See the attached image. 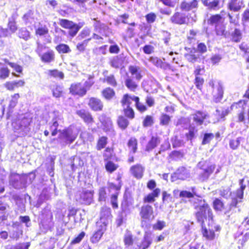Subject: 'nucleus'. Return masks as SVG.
<instances>
[{"label":"nucleus","mask_w":249,"mask_h":249,"mask_svg":"<svg viewBox=\"0 0 249 249\" xmlns=\"http://www.w3.org/2000/svg\"><path fill=\"white\" fill-rule=\"evenodd\" d=\"M193 205L195 210L194 215L196 219L200 226L205 224V221L207 220L208 222H213V211L205 200L202 198L196 199Z\"/></svg>","instance_id":"nucleus-1"},{"label":"nucleus","mask_w":249,"mask_h":249,"mask_svg":"<svg viewBox=\"0 0 249 249\" xmlns=\"http://www.w3.org/2000/svg\"><path fill=\"white\" fill-rule=\"evenodd\" d=\"M36 177L35 171L23 174L11 172L8 178L9 184L10 186L16 190L26 189L28 184L33 182Z\"/></svg>","instance_id":"nucleus-2"},{"label":"nucleus","mask_w":249,"mask_h":249,"mask_svg":"<svg viewBox=\"0 0 249 249\" xmlns=\"http://www.w3.org/2000/svg\"><path fill=\"white\" fill-rule=\"evenodd\" d=\"M199 169L197 179L200 182L207 181L214 171L216 165L211 158L202 159L197 164Z\"/></svg>","instance_id":"nucleus-3"},{"label":"nucleus","mask_w":249,"mask_h":249,"mask_svg":"<svg viewBox=\"0 0 249 249\" xmlns=\"http://www.w3.org/2000/svg\"><path fill=\"white\" fill-rule=\"evenodd\" d=\"M185 50L187 53L184 54V57L189 62L195 63L196 62H203L205 57L202 55L206 53L207 48L204 43H199L197 48L185 47Z\"/></svg>","instance_id":"nucleus-4"},{"label":"nucleus","mask_w":249,"mask_h":249,"mask_svg":"<svg viewBox=\"0 0 249 249\" xmlns=\"http://www.w3.org/2000/svg\"><path fill=\"white\" fill-rule=\"evenodd\" d=\"M192 116L193 122L189 124L188 132L185 134L187 140L190 141L196 137V134L198 131L196 127L203 124L204 120L206 119L207 114L202 111H197Z\"/></svg>","instance_id":"nucleus-5"},{"label":"nucleus","mask_w":249,"mask_h":249,"mask_svg":"<svg viewBox=\"0 0 249 249\" xmlns=\"http://www.w3.org/2000/svg\"><path fill=\"white\" fill-rule=\"evenodd\" d=\"M59 133L58 142L59 144L63 146L71 144L77 137V133L74 132L71 127L59 130Z\"/></svg>","instance_id":"nucleus-6"},{"label":"nucleus","mask_w":249,"mask_h":249,"mask_svg":"<svg viewBox=\"0 0 249 249\" xmlns=\"http://www.w3.org/2000/svg\"><path fill=\"white\" fill-rule=\"evenodd\" d=\"M140 216L141 218V226H146V223L154 218L153 207L148 204H143L140 210Z\"/></svg>","instance_id":"nucleus-7"},{"label":"nucleus","mask_w":249,"mask_h":249,"mask_svg":"<svg viewBox=\"0 0 249 249\" xmlns=\"http://www.w3.org/2000/svg\"><path fill=\"white\" fill-rule=\"evenodd\" d=\"M31 120L26 117H23L21 120H18L13 123L15 132L21 136L27 135L30 130L29 125Z\"/></svg>","instance_id":"nucleus-8"},{"label":"nucleus","mask_w":249,"mask_h":249,"mask_svg":"<svg viewBox=\"0 0 249 249\" xmlns=\"http://www.w3.org/2000/svg\"><path fill=\"white\" fill-rule=\"evenodd\" d=\"M209 86L212 89L213 101L215 103L220 102L222 99L224 90L222 84L220 82L215 83L213 80L209 82Z\"/></svg>","instance_id":"nucleus-9"},{"label":"nucleus","mask_w":249,"mask_h":249,"mask_svg":"<svg viewBox=\"0 0 249 249\" xmlns=\"http://www.w3.org/2000/svg\"><path fill=\"white\" fill-rule=\"evenodd\" d=\"M58 24L63 28L69 29V35L73 37L77 34L83 25L81 23L76 24L67 19H59Z\"/></svg>","instance_id":"nucleus-10"},{"label":"nucleus","mask_w":249,"mask_h":249,"mask_svg":"<svg viewBox=\"0 0 249 249\" xmlns=\"http://www.w3.org/2000/svg\"><path fill=\"white\" fill-rule=\"evenodd\" d=\"M94 191L85 190L80 192L76 196V200L80 203L85 205H89L93 201Z\"/></svg>","instance_id":"nucleus-11"},{"label":"nucleus","mask_w":249,"mask_h":249,"mask_svg":"<svg viewBox=\"0 0 249 249\" xmlns=\"http://www.w3.org/2000/svg\"><path fill=\"white\" fill-rule=\"evenodd\" d=\"M152 243L151 234L148 231L144 232L143 238L139 242H136L133 249H147Z\"/></svg>","instance_id":"nucleus-12"},{"label":"nucleus","mask_w":249,"mask_h":249,"mask_svg":"<svg viewBox=\"0 0 249 249\" xmlns=\"http://www.w3.org/2000/svg\"><path fill=\"white\" fill-rule=\"evenodd\" d=\"M111 218L110 208L107 207H103L102 208L100 212V222L98 223V224L101 223H102L101 225H105V227H107Z\"/></svg>","instance_id":"nucleus-13"},{"label":"nucleus","mask_w":249,"mask_h":249,"mask_svg":"<svg viewBox=\"0 0 249 249\" xmlns=\"http://www.w3.org/2000/svg\"><path fill=\"white\" fill-rule=\"evenodd\" d=\"M133 200L129 194L125 193L123 200L121 203V212L129 214L130 213L129 206L132 205Z\"/></svg>","instance_id":"nucleus-14"},{"label":"nucleus","mask_w":249,"mask_h":249,"mask_svg":"<svg viewBox=\"0 0 249 249\" xmlns=\"http://www.w3.org/2000/svg\"><path fill=\"white\" fill-rule=\"evenodd\" d=\"M174 177L176 178L177 179L185 180L190 178V173L189 171L185 167L182 166L179 167L175 172L174 175L172 176L173 181L174 180Z\"/></svg>","instance_id":"nucleus-15"},{"label":"nucleus","mask_w":249,"mask_h":249,"mask_svg":"<svg viewBox=\"0 0 249 249\" xmlns=\"http://www.w3.org/2000/svg\"><path fill=\"white\" fill-rule=\"evenodd\" d=\"M208 229L206 227L205 224L201 227V231L203 236L205 237L207 239L212 240H213L215 236V233L213 232V229L212 222H208Z\"/></svg>","instance_id":"nucleus-16"},{"label":"nucleus","mask_w":249,"mask_h":249,"mask_svg":"<svg viewBox=\"0 0 249 249\" xmlns=\"http://www.w3.org/2000/svg\"><path fill=\"white\" fill-rule=\"evenodd\" d=\"M70 92L72 95L83 96L86 94V90L80 83L72 84L70 88Z\"/></svg>","instance_id":"nucleus-17"},{"label":"nucleus","mask_w":249,"mask_h":249,"mask_svg":"<svg viewBox=\"0 0 249 249\" xmlns=\"http://www.w3.org/2000/svg\"><path fill=\"white\" fill-rule=\"evenodd\" d=\"M76 113L87 124H91L94 122L91 113L87 110L84 109L77 110Z\"/></svg>","instance_id":"nucleus-18"},{"label":"nucleus","mask_w":249,"mask_h":249,"mask_svg":"<svg viewBox=\"0 0 249 249\" xmlns=\"http://www.w3.org/2000/svg\"><path fill=\"white\" fill-rule=\"evenodd\" d=\"M170 21L173 24L182 25L186 23V16L184 14L176 12L170 19Z\"/></svg>","instance_id":"nucleus-19"},{"label":"nucleus","mask_w":249,"mask_h":249,"mask_svg":"<svg viewBox=\"0 0 249 249\" xmlns=\"http://www.w3.org/2000/svg\"><path fill=\"white\" fill-rule=\"evenodd\" d=\"M19 97L18 93H15L11 96V99L10 101L6 114V118L7 119L10 118V117L13 113V109L17 106Z\"/></svg>","instance_id":"nucleus-20"},{"label":"nucleus","mask_w":249,"mask_h":249,"mask_svg":"<svg viewBox=\"0 0 249 249\" xmlns=\"http://www.w3.org/2000/svg\"><path fill=\"white\" fill-rule=\"evenodd\" d=\"M88 105L92 110L95 111H101L103 107V104L101 100L94 97L89 99Z\"/></svg>","instance_id":"nucleus-21"},{"label":"nucleus","mask_w":249,"mask_h":249,"mask_svg":"<svg viewBox=\"0 0 249 249\" xmlns=\"http://www.w3.org/2000/svg\"><path fill=\"white\" fill-rule=\"evenodd\" d=\"M160 142V140L158 136H152L146 145L145 151L147 152L152 151L156 147Z\"/></svg>","instance_id":"nucleus-22"},{"label":"nucleus","mask_w":249,"mask_h":249,"mask_svg":"<svg viewBox=\"0 0 249 249\" xmlns=\"http://www.w3.org/2000/svg\"><path fill=\"white\" fill-rule=\"evenodd\" d=\"M160 192V190L159 188H156L152 192L148 194L143 198V202L144 203H152L155 201V197L159 196Z\"/></svg>","instance_id":"nucleus-23"},{"label":"nucleus","mask_w":249,"mask_h":249,"mask_svg":"<svg viewBox=\"0 0 249 249\" xmlns=\"http://www.w3.org/2000/svg\"><path fill=\"white\" fill-rule=\"evenodd\" d=\"M106 230V227L105 225H100V228L93 234L90 238L91 241L93 243H96L99 241L102 236L104 231Z\"/></svg>","instance_id":"nucleus-24"},{"label":"nucleus","mask_w":249,"mask_h":249,"mask_svg":"<svg viewBox=\"0 0 249 249\" xmlns=\"http://www.w3.org/2000/svg\"><path fill=\"white\" fill-rule=\"evenodd\" d=\"M130 171L137 178H140L142 176L143 168L140 164H136L131 166Z\"/></svg>","instance_id":"nucleus-25"},{"label":"nucleus","mask_w":249,"mask_h":249,"mask_svg":"<svg viewBox=\"0 0 249 249\" xmlns=\"http://www.w3.org/2000/svg\"><path fill=\"white\" fill-rule=\"evenodd\" d=\"M128 69L131 74L135 75L136 80L140 81L142 79V75L140 67L136 66H130Z\"/></svg>","instance_id":"nucleus-26"},{"label":"nucleus","mask_w":249,"mask_h":249,"mask_svg":"<svg viewBox=\"0 0 249 249\" xmlns=\"http://www.w3.org/2000/svg\"><path fill=\"white\" fill-rule=\"evenodd\" d=\"M198 5V2L196 0H193L191 2H183L180 5V8L181 9L188 11L194 8L197 7Z\"/></svg>","instance_id":"nucleus-27"},{"label":"nucleus","mask_w":249,"mask_h":249,"mask_svg":"<svg viewBox=\"0 0 249 249\" xmlns=\"http://www.w3.org/2000/svg\"><path fill=\"white\" fill-rule=\"evenodd\" d=\"M41 60L45 63H50L54 60V53L52 50L44 53L41 56Z\"/></svg>","instance_id":"nucleus-28"},{"label":"nucleus","mask_w":249,"mask_h":249,"mask_svg":"<svg viewBox=\"0 0 249 249\" xmlns=\"http://www.w3.org/2000/svg\"><path fill=\"white\" fill-rule=\"evenodd\" d=\"M222 18L221 15L216 14L211 16L208 20V23L211 25H216L221 24L222 23Z\"/></svg>","instance_id":"nucleus-29"},{"label":"nucleus","mask_w":249,"mask_h":249,"mask_svg":"<svg viewBox=\"0 0 249 249\" xmlns=\"http://www.w3.org/2000/svg\"><path fill=\"white\" fill-rule=\"evenodd\" d=\"M99 120L100 122L107 128V130H110L112 127V121L111 119L107 117L106 115L103 114L101 115L99 118Z\"/></svg>","instance_id":"nucleus-30"},{"label":"nucleus","mask_w":249,"mask_h":249,"mask_svg":"<svg viewBox=\"0 0 249 249\" xmlns=\"http://www.w3.org/2000/svg\"><path fill=\"white\" fill-rule=\"evenodd\" d=\"M18 36L22 38L25 41H27L31 37L30 33L25 27H22L20 28L18 31Z\"/></svg>","instance_id":"nucleus-31"},{"label":"nucleus","mask_w":249,"mask_h":249,"mask_svg":"<svg viewBox=\"0 0 249 249\" xmlns=\"http://www.w3.org/2000/svg\"><path fill=\"white\" fill-rule=\"evenodd\" d=\"M49 197L50 195L48 192L46 190H43L38 197L36 206L39 207L45 201L49 199Z\"/></svg>","instance_id":"nucleus-32"},{"label":"nucleus","mask_w":249,"mask_h":249,"mask_svg":"<svg viewBox=\"0 0 249 249\" xmlns=\"http://www.w3.org/2000/svg\"><path fill=\"white\" fill-rule=\"evenodd\" d=\"M102 94L106 99L110 100L115 96V92L112 89L107 88L102 91Z\"/></svg>","instance_id":"nucleus-33"},{"label":"nucleus","mask_w":249,"mask_h":249,"mask_svg":"<svg viewBox=\"0 0 249 249\" xmlns=\"http://www.w3.org/2000/svg\"><path fill=\"white\" fill-rule=\"evenodd\" d=\"M117 124L122 130H125L129 124L128 120L123 116H119Z\"/></svg>","instance_id":"nucleus-34"},{"label":"nucleus","mask_w":249,"mask_h":249,"mask_svg":"<svg viewBox=\"0 0 249 249\" xmlns=\"http://www.w3.org/2000/svg\"><path fill=\"white\" fill-rule=\"evenodd\" d=\"M240 187L236 192V202L234 203V207L238 201V199H241L243 198L244 194V190L246 188V185L243 184V180H240Z\"/></svg>","instance_id":"nucleus-35"},{"label":"nucleus","mask_w":249,"mask_h":249,"mask_svg":"<svg viewBox=\"0 0 249 249\" xmlns=\"http://www.w3.org/2000/svg\"><path fill=\"white\" fill-rule=\"evenodd\" d=\"M107 198V194L105 187H100L98 190V201L105 202Z\"/></svg>","instance_id":"nucleus-36"},{"label":"nucleus","mask_w":249,"mask_h":249,"mask_svg":"<svg viewBox=\"0 0 249 249\" xmlns=\"http://www.w3.org/2000/svg\"><path fill=\"white\" fill-rule=\"evenodd\" d=\"M55 49L59 53H67L71 52L69 46L65 44H60L55 47Z\"/></svg>","instance_id":"nucleus-37"},{"label":"nucleus","mask_w":249,"mask_h":249,"mask_svg":"<svg viewBox=\"0 0 249 249\" xmlns=\"http://www.w3.org/2000/svg\"><path fill=\"white\" fill-rule=\"evenodd\" d=\"M127 214L128 213H124L121 211L120 212L118 217L116 220V224L117 227H119L123 225L126 219Z\"/></svg>","instance_id":"nucleus-38"},{"label":"nucleus","mask_w":249,"mask_h":249,"mask_svg":"<svg viewBox=\"0 0 249 249\" xmlns=\"http://www.w3.org/2000/svg\"><path fill=\"white\" fill-rule=\"evenodd\" d=\"M133 96H130L128 94H124L123 97V99L121 100V103L122 106L124 107L126 106V107H130L131 101H133Z\"/></svg>","instance_id":"nucleus-39"},{"label":"nucleus","mask_w":249,"mask_h":249,"mask_svg":"<svg viewBox=\"0 0 249 249\" xmlns=\"http://www.w3.org/2000/svg\"><path fill=\"white\" fill-rule=\"evenodd\" d=\"M124 241L125 245L130 246L133 243V235L130 231H127L124 235Z\"/></svg>","instance_id":"nucleus-40"},{"label":"nucleus","mask_w":249,"mask_h":249,"mask_svg":"<svg viewBox=\"0 0 249 249\" xmlns=\"http://www.w3.org/2000/svg\"><path fill=\"white\" fill-rule=\"evenodd\" d=\"M53 117L52 120V124L51 125V128H57L59 125L58 123V121L60 119L59 113L57 111H54L53 113Z\"/></svg>","instance_id":"nucleus-41"},{"label":"nucleus","mask_w":249,"mask_h":249,"mask_svg":"<svg viewBox=\"0 0 249 249\" xmlns=\"http://www.w3.org/2000/svg\"><path fill=\"white\" fill-rule=\"evenodd\" d=\"M125 85L129 89L133 91L138 87V85L130 78H127L125 80Z\"/></svg>","instance_id":"nucleus-42"},{"label":"nucleus","mask_w":249,"mask_h":249,"mask_svg":"<svg viewBox=\"0 0 249 249\" xmlns=\"http://www.w3.org/2000/svg\"><path fill=\"white\" fill-rule=\"evenodd\" d=\"M220 195L226 199L231 198V205H232L233 203V197L232 196V193L230 189L227 188L226 189H223L222 190H220Z\"/></svg>","instance_id":"nucleus-43"},{"label":"nucleus","mask_w":249,"mask_h":249,"mask_svg":"<svg viewBox=\"0 0 249 249\" xmlns=\"http://www.w3.org/2000/svg\"><path fill=\"white\" fill-rule=\"evenodd\" d=\"M213 206L216 211H221L224 208V203L219 198H215L213 201Z\"/></svg>","instance_id":"nucleus-44"},{"label":"nucleus","mask_w":249,"mask_h":249,"mask_svg":"<svg viewBox=\"0 0 249 249\" xmlns=\"http://www.w3.org/2000/svg\"><path fill=\"white\" fill-rule=\"evenodd\" d=\"M214 137V134L212 133H204L201 144L202 145H205L209 143Z\"/></svg>","instance_id":"nucleus-45"},{"label":"nucleus","mask_w":249,"mask_h":249,"mask_svg":"<svg viewBox=\"0 0 249 249\" xmlns=\"http://www.w3.org/2000/svg\"><path fill=\"white\" fill-rule=\"evenodd\" d=\"M248 101L240 100L235 104V108L238 111H244L247 106Z\"/></svg>","instance_id":"nucleus-46"},{"label":"nucleus","mask_w":249,"mask_h":249,"mask_svg":"<svg viewBox=\"0 0 249 249\" xmlns=\"http://www.w3.org/2000/svg\"><path fill=\"white\" fill-rule=\"evenodd\" d=\"M133 101L135 102V106L138 110L139 111L142 112L146 109V107L145 105L140 103L139 100L140 99L138 96H134Z\"/></svg>","instance_id":"nucleus-47"},{"label":"nucleus","mask_w":249,"mask_h":249,"mask_svg":"<svg viewBox=\"0 0 249 249\" xmlns=\"http://www.w3.org/2000/svg\"><path fill=\"white\" fill-rule=\"evenodd\" d=\"M128 146L130 148H131L133 153H135L137 149V141L135 138H131L128 142Z\"/></svg>","instance_id":"nucleus-48"},{"label":"nucleus","mask_w":249,"mask_h":249,"mask_svg":"<svg viewBox=\"0 0 249 249\" xmlns=\"http://www.w3.org/2000/svg\"><path fill=\"white\" fill-rule=\"evenodd\" d=\"M107 137L105 136H102L99 138L97 142V149L100 150L102 149L105 147L107 143Z\"/></svg>","instance_id":"nucleus-49"},{"label":"nucleus","mask_w":249,"mask_h":249,"mask_svg":"<svg viewBox=\"0 0 249 249\" xmlns=\"http://www.w3.org/2000/svg\"><path fill=\"white\" fill-rule=\"evenodd\" d=\"M160 124L162 125H167L171 121V117L166 114L163 113L160 117Z\"/></svg>","instance_id":"nucleus-50"},{"label":"nucleus","mask_w":249,"mask_h":249,"mask_svg":"<svg viewBox=\"0 0 249 249\" xmlns=\"http://www.w3.org/2000/svg\"><path fill=\"white\" fill-rule=\"evenodd\" d=\"M33 11L29 10L26 13H25L22 17V19L24 21L25 25L31 23L30 20L33 19Z\"/></svg>","instance_id":"nucleus-51"},{"label":"nucleus","mask_w":249,"mask_h":249,"mask_svg":"<svg viewBox=\"0 0 249 249\" xmlns=\"http://www.w3.org/2000/svg\"><path fill=\"white\" fill-rule=\"evenodd\" d=\"M170 157L171 158L175 160H178L179 159H181L184 156V154L183 152H181L180 151H173L170 154Z\"/></svg>","instance_id":"nucleus-52"},{"label":"nucleus","mask_w":249,"mask_h":249,"mask_svg":"<svg viewBox=\"0 0 249 249\" xmlns=\"http://www.w3.org/2000/svg\"><path fill=\"white\" fill-rule=\"evenodd\" d=\"M9 30L12 33H15L18 29V27L16 24V22L15 18H12L9 19V22L8 24Z\"/></svg>","instance_id":"nucleus-53"},{"label":"nucleus","mask_w":249,"mask_h":249,"mask_svg":"<svg viewBox=\"0 0 249 249\" xmlns=\"http://www.w3.org/2000/svg\"><path fill=\"white\" fill-rule=\"evenodd\" d=\"M124 115L126 117L130 119H132L135 117V113L132 107H124Z\"/></svg>","instance_id":"nucleus-54"},{"label":"nucleus","mask_w":249,"mask_h":249,"mask_svg":"<svg viewBox=\"0 0 249 249\" xmlns=\"http://www.w3.org/2000/svg\"><path fill=\"white\" fill-rule=\"evenodd\" d=\"M90 30L89 29L87 28H85L83 29V30L80 32L79 35L77 37V39L79 40H81L87 36H88L90 35Z\"/></svg>","instance_id":"nucleus-55"},{"label":"nucleus","mask_w":249,"mask_h":249,"mask_svg":"<svg viewBox=\"0 0 249 249\" xmlns=\"http://www.w3.org/2000/svg\"><path fill=\"white\" fill-rule=\"evenodd\" d=\"M207 7V8L209 10H217L220 8L219 6V0H215L213 2H211L210 4L208 5H205Z\"/></svg>","instance_id":"nucleus-56"},{"label":"nucleus","mask_w":249,"mask_h":249,"mask_svg":"<svg viewBox=\"0 0 249 249\" xmlns=\"http://www.w3.org/2000/svg\"><path fill=\"white\" fill-rule=\"evenodd\" d=\"M10 70L7 67H3L0 69V79H5L9 77Z\"/></svg>","instance_id":"nucleus-57"},{"label":"nucleus","mask_w":249,"mask_h":249,"mask_svg":"<svg viewBox=\"0 0 249 249\" xmlns=\"http://www.w3.org/2000/svg\"><path fill=\"white\" fill-rule=\"evenodd\" d=\"M49 73L51 76L55 78H59L61 79H63L64 77L63 72L57 70H51L49 71Z\"/></svg>","instance_id":"nucleus-58"},{"label":"nucleus","mask_w":249,"mask_h":249,"mask_svg":"<svg viewBox=\"0 0 249 249\" xmlns=\"http://www.w3.org/2000/svg\"><path fill=\"white\" fill-rule=\"evenodd\" d=\"M107 171L110 173H112L117 168V166L112 161H109L105 165Z\"/></svg>","instance_id":"nucleus-59"},{"label":"nucleus","mask_w":249,"mask_h":249,"mask_svg":"<svg viewBox=\"0 0 249 249\" xmlns=\"http://www.w3.org/2000/svg\"><path fill=\"white\" fill-rule=\"evenodd\" d=\"M144 127H148L151 126L153 124V117L151 116L147 115L142 122Z\"/></svg>","instance_id":"nucleus-60"},{"label":"nucleus","mask_w":249,"mask_h":249,"mask_svg":"<svg viewBox=\"0 0 249 249\" xmlns=\"http://www.w3.org/2000/svg\"><path fill=\"white\" fill-rule=\"evenodd\" d=\"M93 77L89 76L88 80L85 82L84 84L83 88L86 90V92L88 90H89L92 86L94 84V82L92 81Z\"/></svg>","instance_id":"nucleus-61"},{"label":"nucleus","mask_w":249,"mask_h":249,"mask_svg":"<svg viewBox=\"0 0 249 249\" xmlns=\"http://www.w3.org/2000/svg\"><path fill=\"white\" fill-rule=\"evenodd\" d=\"M172 145L174 148H176L182 146L183 144L182 140L178 139L177 136L172 139Z\"/></svg>","instance_id":"nucleus-62"},{"label":"nucleus","mask_w":249,"mask_h":249,"mask_svg":"<svg viewBox=\"0 0 249 249\" xmlns=\"http://www.w3.org/2000/svg\"><path fill=\"white\" fill-rule=\"evenodd\" d=\"M215 30L217 36H223L225 33V28L223 24L216 25L215 27Z\"/></svg>","instance_id":"nucleus-63"},{"label":"nucleus","mask_w":249,"mask_h":249,"mask_svg":"<svg viewBox=\"0 0 249 249\" xmlns=\"http://www.w3.org/2000/svg\"><path fill=\"white\" fill-rule=\"evenodd\" d=\"M30 246V244L29 242L23 243L15 246H13L10 248V249H28Z\"/></svg>","instance_id":"nucleus-64"}]
</instances>
